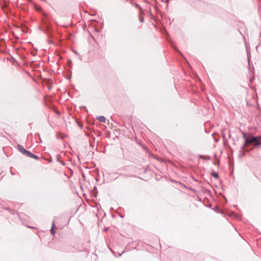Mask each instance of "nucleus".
<instances>
[{"label": "nucleus", "instance_id": "nucleus-1", "mask_svg": "<svg viewBox=\"0 0 261 261\" xmlns=\"http://www.w3.org/2000/svg\"><path fill=\"white\" fill-rule=\"evenodd\" d=\"M242 134L243 138L244 139V143L241 147V150L242 149H243L244 148H245V147L247 145H248L250 144V143H247V142L249 141L250 135H251V134H249L248 136H247V134L243 132H242Z\"/></svg>", "mask_w": 261, "mask_h": 261}, {"label": "nucleus", "instance_id": "nucleus-2", "mask_svg": "<svg viewBox=\"0 0 261 261\" xmlns=\"http://www.w3.org/2000/svg\"><path fill=\"white\" fill-rule=\"evenodd\" d=\"M17 149L18 150L21 152L22 153L23 155H25V156H28L29 153H30V151L25 149L22 145H21L20 144H17Z\"/></svg>", "mask_w": 261, "mask_h": 261}, {"label": "nucleus", "instance_id": "nucleus-3", "mask_svg": "<svg viewBox=\"0 0 261 261\" xmlns=\"http://www.w3.org/2000/svg\"><path fill=\"white\" fill-rule=\"evenodd\" d=\"M259 140H261V135L258 136H254L251 135H250L249 141L247 142V143H250V144H251V142H253L254 141H259Z\"/></svg>", "mask_w": 261, "mask_h": 261}, {"label": "nucleus", "instance_id": "nucleus-4", "mask_svg": "<svg viewBox=\"0 0 261 261\" xmlns=\"http://www.w3.org/2000/svg\"><path fill=\"white\" fill-rule=\"evenodd\" d=\"M55 229H57V227L56 226L55 222V221H53L51 223V227L50 228V233L51 235L54 236L56 233Z\"/></svg>", "mask_w": 261, "mask_h": 261}, {"label": "nucleus", "instance_id": "nucleus-5", "mask_svg": "<svg viewBox=\"0 0 261 261\" xmlns=\"http://www.w3.org/2000/svg\"><path fill=\"white\" fill-rule=\"evenodd\" d=\"M252 145L253 147L256 148H261V142L260 141H254L251 142Z\"/></svg>", "mask_w": 261, "mask_h": 261}, {"label": "nucleus", "instance_id": "nucleus-6", "mask_svg": "<svg viewBox=\"0 0 261 261\" xmlns=\"http://www.w3.org/2000/svg\"><path fill=\"white\" fill-rule=\"evenodd\" d=\"M66 135L62 133H58L56 134V137L57 139H61L62 140H64L65 138L66 137Z\"/></svg>", "mask_w": 261, "mask_h": 261}, {"label": "nucleus", "instance_id": "nucleus-7", "mask_svg": "<svg viewBox=\"0 0 261 261\" xmlns=\"http://www.w3.org/2000/svg\"><path fill=\"white\" fill-rule=\"evenodd\" d=\"M98 191L97 190V188L96 186H94L93 188V190L91 191V195L94 197H96L97 195Z\"/></svg>", "mask_w": 261, "mask_h": 261}, {"label": "nucleus", "instance_id": "nucleus-8", "mask_svg": "<svg viewBox=\"0 0 261 261\" xmlns=\"http://www.w3.org/2000/svg\"><path fill=\"white\" fill-rule=\"evenodd\" d=\"M28 156L30 157L31 158H33L36 160H39L40 159V158L39 156L32 153L31 151L30 152Z\"/></svg>", "mask_w": 261, "mask_h": 261}, {"label": "nucleus", "instance_id": "nucleus-9", "mask_svg": "<svg viewBox=\"0 0 261 261\" xmlns=\"http://www.w3.org/2000/svg\"><path fill=\"white\" fill-rule=\"evenodd\" d=\"M96 118L101 122H105L106 121V118L103 115L97 116Z\"/></svg>", "mask_w": 261, "mask_h": 261}, {"label": "nucleus", "instance_id": "nucleus-10", "mask_svg": "<svg viewBox=\"0 0 261 261\" xmlns=\"http://www.w3.org/2000/svg\"><path fill=\"white\" fill-rule=\"evenodd\" d=\"M74 116H75L76 115H73ZM74 119V121L76 122V123L79 125V126L81 128H83V123L80 122L77 118H75V117H73Z\"/></svg>", "mask_w": 261, "mask_h": 261}, {"label": "nucleus", "instance_id": "nucleus-11", "mask_svg": "<svg viewBox=\"0 0 261 261\" xmlns=\"http://www.w3.org/2000/svg\"><path fill=\"white\" fill-rule=\"evenodd\" d=\"M212 176L214 177L215 178H219V174L218 172H215V171H212L211 173Z\"/></svg>", "mask_w": 261, "mask_h": 261}, {"label": "nucleus", "instance_id": "nucleus-12", "mask_svg": "<svg viewBox=\"0 0 261 261\" xmlns=\"http://www.w3.org/2000/svg\"><path fill=\"white\" fill-rule=\"evenodd\" d=\"M213 210H214L215 212H216L218 213L223 214V212L222 211H221L219 209V207L217 206H216Z\"/></svg>", "mask_w": 261, "mask_h": 261}, {"label": "nucleus", "instance_id": "nucleus-13", "mask_svg": "<svg viewBox=\"0 0 261 261\" xmlns=\"http://www.w3.org/2000/svg\"><path fill=\"white\" fill-rule=\"evenodd\" d=\"M224 131H225L224 129H222L221 130L222 136V137L223 138L224 140H225V134Z\"/></svg>", "mask_w": 261, "mask_h": 261}, {"label": "nucleus", "instance_id": "nucleus-14", "mask_svg": "<svg viewBox=\"0 0 261 261\" xmlns=\"http://www.w3.org/2000/svg\"><path fill=\"white\" fill-rule=\"evenodd\" d=\"M232 214L237 218V219H240V216L238 214H236L234 212H232Z\"/></svg>", "mask_w": 261, "mask_h": 261}, {"label": "nucleus", "instance_id": "nucleus-15", "mask_svg": "<svg viewBox=\"0 0 261 261\" xmlns=\"http://www.w3.org/2000/svg\"><path fill=\"white\" fill-rule=\"evenodd\" d=\"M205 158H204V159L206 160H210L211 159V158L210 156L209 155H205L204 156Z\"/></svg>", "mask_w": 261, "mask_h": 261}, {"label": "nucleus", "instance_id": "nucleus-16", "mask_svg": "<svg viewBox=\"0 0 261 261\" xmlns=\"http://www.w3.org/2000/svg\"><path fill=\"white\" fill-rule=\"evenodd\" d=\"M58 161L63 166L65 165V163L64 161H60L59 159H58Z\"/></svg>", "mask_w": 261, "mask_h": 261}, {"label": "nucleus", "instance_id": "nucleus-17", "mask_svg": "<svg viewBox=\"0 0 261 261\" xmlns=\"http://www.w3.org/2000/svg\"><path fill=\"white\" fill-rule=\"evenodd\" d=\"M35 137H36V136H38V138H39V139L40 140V141L41 142V138H40V135H39V134H38V133H36V134L35 135Z\"/></svg>", "mask_w": 261, "mask_h": 261}, {"label": "nucleus", "instance_id": "nucleus-18", "mask_svg": "<svg viewBox=\"0 0 261 261\" xmlns=\"http://www.w3.org/2000/svg\"><path fill=\"white\" fill-rule=\"evenodd\" d=\"M108 230H109V227H105V228H104V229H103V231H108Z\"/></svg>", "mask_w": 261, "mask_h": 261}, {"label": "nucleus", "instance_id": "nucleus-19", "mask_svg": "<svg viewBox=\"0 0 261 261\" xmlns=\"http://www.w3.org/2000/svg\"><path fill=\"white\" fill-rule=\"evenodd\" d=\"M204 156L203 155H199V158L200 159H204Z\"/></svg>", "mask_w": 261, "mask_h": 261}, {"label": "nucleus", "instance_id": "nucleus-20", "mask_svg": "<svg viewBox=\"0 0 261 261\" xmlns=\"http://www.w3.org/2000/svg\"><path fill=\"white\" fill-rule=\"evenodd\" d=\"M245 155V153H241V154H240V155H239V156H240V157H241L242 156H243V155Z\"/></svg>", "mask_w": 261, "mask_h": 261}, {"label": "nucleus", "instance_id": "nucleus-21", "mask_svg": "<svg viewBox=\"0 0 261 261\" xmlns=\"http://www.w3.org/2000/svg\"><path fill=\"white\" fill-rule=\"evenodd\" d=\"M32 136H33L32 134V133H30V134H29L28 135V137L29 138L30 136L32 137Z\"/></svg>", "mask_w": 261, "mask_h": 261}, {"label": "nucleus", "instance_id": "nucleus-22", "mask_svg": "<svg viewBox=\"0 0 261 261\" xmlns=\"http://www.w3.org/2000/svg\"><path fill=\"white\" fill-rule=\"evenodd\" d=\"M124 252V251H123L121 254H119L118 256H120Z\"/></svg>", "mask_w": 261, "mask_h": 261}, {"label": "nucleus", "instance_id": "nucleus-23", "mask_svg": "<svg viewBox=\"0 0 261 261\" xmlns=\"http://www.w3.org/2000/svg\"><path fill=\"white\" fill-rule=\"evenodd\" d=\"M214 139H215V140L216 142H218L219 141V139L218 138H214Z\"/></svg>", "mask_w": 261, "mask_h": 261}, {"label": "nucleus", "instance_id": "nucleus-24", "mask_svg": "<svg viewBox=\"0 0 261 261\" xmlns=\"http://www.w3.org/2000/svg\"><path fill=\"white\" fill-rule=\"evenodd\" d=\"M223 198L225 199V202H227V201L226 198L224 196H223Z\"/></svg>", "mask_w": 261, "mask_h": 261}, {"label": "nucleus", "instance_id": "nucleus-25", "mask_svg": "<svg viewBox=\"0 0 261 261\" xmlns=\"http://www.w3.org/2000/svg\"><path fill=\"white\" fill-rule=\"evenodd\" d=\"M13 211V212H12V214H14L15 213H16L15 211Z\"/></svg>", "mask_w": 261, "mask_h": 261}, {"label": "nucleus", "instance_id": "nucleus-26", "mask_svg": "<svg viewBox=\"0 0 261 261\" xmlns=\"http://www.w3.org/2000/svg\"><path fill=\"white\" fill-rule=\"evenodd\" d=\"M36 9L39 11L41 9V8L39 7V8H36Z\"/></svg>", "mask_w": 261, "mask_h": 261}, {"label": "nucleus", "instance_id": "nucleus-27", "mask_svg": "<svg viewBox=\"0 0 261 261\" xmlns=\"http://www.w3.org/2000/svg\"><path fill=\"white\" fill-rule=\"evenodd\" d=\"M213 164H214V165H216V162H215V161H213Z\"/></svg>", "mask_w": 261, "mask_h": 261}, {"label": "nucleus", "instance_id": "nucleus-28", "mask_svg": "<svg viewBox=\"0 0 261 261\" xmlns=\"http://www.w3.org/2000/svg\"><path fill=\"white\" fill-rule=\"evenodd\" d=\"M233 206H234V207H237V205H233Z\"/></svg>", "mask_w": 261, "mask_h": 261}, {"label": "nucleus", "instance_id": "nucleus-29", "mask_svg": "<svg viewBox=\"0 0 261 261\" xmlns=\"http://www.w3.org/2000/svg\"><path fill=\"white\" fill-rule=\"evenodd\" d=\"M120 216L121 218H123V216H122V215H120Z\"/></svg>", "mask_w": 261, "mask_h": 261}]
</instances>
